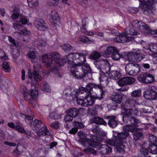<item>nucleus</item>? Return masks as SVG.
Here are the masks:
<instances>
[{
	"mask_svg": "<svg viewBox=\"0 0 157 157\" xmlns=\"http://www.w3.org/2000/svg\"><path fill=\"white\" fill-rule=\"evenodd\" d=\"M99 150L100 154L102 155L109 154L112 151V148L107 144L101 145L99 146Z\"/></svg>",
	"mask_w": 157,
	"mask_h": 157,
	"instance_id": "24",
	"label": "nucleus"
},
{
	"mask_svg": "<svg viewBox=\"0 0 157 157\" xmlns=\"http://www.w3.org/2000/svg\"><path fill=\"white\" fill-rule=\"evenodd\" d=\"M157 94L156 91L152 89H149L144 92L143 96L145 99L150 100H155Z\"/></svg>",
	"mask_w": 157,
	"mask_h": 157,
	"instance_id": "20",
	"label": "nucleus"
},
{
	"mask_svg": "<svg viewBox=\"0 0 157 157\" xmlns=\"http://www.w3.org/2000/svg\"><path fill=\"white\" fill-rule=\"evenodd\" d=\"M140 3L139 7L142 10L143 14L149 15L153 13L152 10V6L154 3L153 0H139Z\"/></svg>",
	"mask_w": 157,
	"mask_h": 157,
	"instance_id": "4",
	"label": "nucleus"
},
{
	"mask_svg": "<svg viewBox=\"0 0 157 157\" xmlns=\"http://www.w3.org/2000/svg\"><path fill=\"white\" fill-rule=\"evenodd\" d=\"M122 58L127 59L128 61H133L134 59V52H122Z\"/></svg>",
	"mask_w": 157,
	"mask_h": 157,
	"instance_id": "29",
	"label": "nucleus"
},
{
	"mask_svg": "<svg viewBox=\"0 0 157 157\" xmlns=\"http://www.w3.org/2000/svg\"><path fill=\"white\" fill-rule=\"evenodd\" d=\"M121 113L123 115L122 118L124 122V120H127V121L126 122L130 124L129 126L132 125L134 127H138L137 124L140 123V122L139 120L136 119L135 117L131 116L130 109H127L122 107Z\"/></svg>",
	"mask_w": 157,
	"mask_h": 157,
	"instance_id": "3",
	"label": "nucleus"
},
{
	"mask_svg": "<svg viewBox=\"0 0 157 157\" xmlns=\"http://www.w3.org/2000/svg\"><path fill=\"white\" fill-rule=\"evenodd\" d=\"M134 22L136 27L140 29L143 30L144 33L152 35L155 34L154 30H151L148 24H147L142 21H138L137 20H134Z\"/></svg>",
	"mask_w": 157,
	"mask_h": 157,
	"instance_id": "9",
	"label": "nucleus"
},
{
	"mask_svg": "<svg viewBox=\"0 0 157 157\" xmlns=\"http://www.w3.org/2000/svg\"><path fill=\"white\" fill-rule=\"evenodd\" d=\"M33 77L34 80L36 81L40 80L41 78L38 73L37 71L35 70H33L32 73L28 74V77L29 78L32 79Z\"/></svg>",
	"mask_w": 157,
	"mask_h": 157,
	"instance_id": "30",
	"label": "nucleus"
},
{
	"mask_svg": "<svg viewBox=\"0 0 157 157\" xmlns=\"http://www.w3.org/2000/svg\"><path fill=\"white\" fill-rule=\"evenodd\" d=\"M105 53L106 55L111 54L112 59L115 60H118L121 58H122V53L120 54L119 51L114 47L109 46L107 48L105 51Z\"/></svg>",
	"mask_w": 157,
	"mask_h": 157,
	"instance_id": "7",
	"label": "nucleus"
},
{
	"mask_svg": "<svg viewBox=\"0 0 157 157\" xmlns=\"http://www.w3.org/2000/svg\"><path fill=\"white\" fill-rule=\"evenodd\" d=\"M127 35L124 32L123 34L120 35L117 38V41L122 43H124L127 42V40L126 37Z\"/></svg>",
	"mask_w": 157,
	"mask_h": 157,
	"instance_id": "37",
	"label": "nucleus"
},
{
	"mask_svg": "<svg viewBox=\"0 0 157 157\" xmlns=\"http://www.w3.org/2000/svg\"><path fill=\"white\" fill-rule=\"evenodd\" d=\"M59 122L56 121L52 123L50 125V126L55 129H56L59 128Z\"/></svg>",
	"mask_w": 157,
	"mask_h": 157,
	"instance_id": "61",
	"label": "nucleus"
},
{
	"mask_svg": "<svg viewBox=\"0 0 157 157\" xmlns=\"http://www.w3.org/2000/svg\"><path fill=\"white\" fill-rule=\"evenodd\" d=\"M66 114L64 117V120L66 122H68L72 121L73 120V117L71 116L70 114H68V112H66Z\"/></svg>",
	"mask_w": 157,
	"mask_h": 157,
	"instance_id": "59",
	"label": "nucleus"
},
{
	"mask_svg": "<svg viewBox=\"0 0 157 157\" xmlns=\"http://www.w3.org/2000/svg\"><path fill=\"white\" fill-rule=\"evenodd\" d=\"M135 132L133 134V139L135 141L138 140H141L143 139L144 136L143 134L140 132Z\"/></svg>",
	"mask_w": 157,
	"mask_h": 157,
	"instance_id": "41",
	"label": "nucleus"
},
{
	"mask_svg": "<svg viewBox=\"0 0 157 157\" xmlns=\"http://www.w3.org/2000/svg\"><path fill=\"white\" fill-rule=\"evenodd\" d=\"M90 137L92 138V140L94 141L97 143H98V145L97 146H96L95 147H91L96 148L100 146V144L99 141H103L105 139L106 136V134L105 132L102 131L97 135H93L92 134L90 136Z\"/></svg>",
	"mask_w": 157,
	"mask_h": 157,
	"instance_id": "15",
	"label": "nucleus"
},
{
	"mask_svg": "<svg viewBox=\"0 0 157 157\" xmlns=\"http://www.w3.org/2000/svg\"><path fill=\"white\" fill-rule=\"evenodd\" d=\"M132 126L127 125L123 127V131L121 132L117 133V136H114V138L111 140H109L108 142L109 144L117 145L122 144L125 142L126 138L129 135V132H139L140 129Z\"/></svg>",
	"mask_w": 157,
	"mask_h": 157,
	"instance_id": "2",
	"label": "nucleus"
},
{
	"mask_svg": "<svg viewBox=\"0 0 157 157\" xmlns=\"http://www.w3.org/2000/svg\"><path fill=\"white\" fill-rule=\"evenodd\" d=\"M9 41L11 43L13 44V46L17 47V45L14 39H13L11 36H8V39Z\"/></svg>",
	"mask_w": 157,
	"mask_h": 157,
	"instance_id": "64",
	"label": "nucleus"
},
{
	"mask_svg": "<svg viewBox=\"0 0 157 157\" xmlns=\"http://www.w3.org/2000/svg\"><path fill=\"white\" fill-rule=\"evenodd\" d=\"M70 67L71 72L73 76L78 79H81L85 76L82 70V67L78 63Z\"/></svg>",
	"mask_w": 157,
	"mask_h": 157,
	"instance_id": "10",
	"label": "nucleus"
},
{
	"mask_svg": "<svg viewBox=\"0 0 157 157\" xmlns=\"http://www.w3.org/2000/svg\"><path fill=\"white\" fill-rule=\"evenodd\" d=\"M134 59L136 61H140L144 58V55H142L140 53L134 52Z\"/></svg>",
	"mask_w": 157,
	"mask_h": 157,
	"instance_id": "48",
	"label": "nucleus"
},
{
	"mask_svg": "<svg viewBox=\"0 0 157 157\" xmlns=\"http://www.w3.org/2000/svg\"><path fill=\"white\" fill-rule=\"evenodd\" d=\"M126 73L130 75L134 76L137 75L140 71L139 65L135 63H128L125 67Z\"/></svg>",
	"mask_w": 157,
	"mask_h": 157,
	"instance_id": "8",
	"label": "nucleus"
},
{
	"mask_svg": "<svg viewBox=\"0 0 157 157\" xmlns=\"http://www.w3.org/2000/svg\"><path fill=\"white\" fill-rule=\"evenodd\" d=\"M105 61V60H101L99 59L95 60L94 62V63L96 67L100 71L101 70V67H102L103 65H104Z\"/></svg>",
	"mask_w": 157,
	"mask_h": 157,
	"instance_id": "40",
	"label": "nucleus"
},
{
	"mask_svg": "<svg viewBox=\"0 0 157 157\" xmlns=\"http://www.w3.org/2000/svg\"><path fill=\"white\" fill-rule=\"evenodd\" d=\"M49 117L50 118L54 120L59 119L61 118V115L54 111L51 112L49 114Z\"/></svg>",
	"mask_w": 157,
	"mask_h": 157,
	"instance_id": "42",
	"label": "nucleus"
},
{
	"mask_svg": "<svg viewBox=\"0 0 157 157\" xmlns=\"http://www.w3.org/2000/svg\"><path fill=\"white\" fill-rule=\"evenodd\" d=\"M91 130L93 133L96 134V135L99 134L101 132L99 128V125H96L94 127L92 128Z\"/></svg>",
	"mask_w": 157,
	"mask_h": 157,
	"instance_id": "52",
	"label": "nucleus"
},
{
	"mask_svg": "<svg viewBox=\"0 0 157 157\" xmlns=\"http://www.w3.org/2000/svg\"><path fill=\"white\" fill-rule=\"evenodd\" d=\"M93 88H101V84H97L95 83L89 82L85 87H80L78 90L80 92H81L82 90L84 91L85 93H86V95L87 96L90 97L92 94L91 92Z\"/></svg>",
	"mask_w": 157,
	"mask_h": 157,
	"instance_id": "13",
	"label": "nucleus"
},
{
	"mask_svg": "<svg viewBox=\"0 0 157 157\" xmlns=\"http://www.w3.org/2000/svg\"><path fill=\"white\" fill-rule=\"evenodd\" d=\"M12 54L14 59H17L19 55V52L17 48L14 49L12 52Z\"/></svg>",
	"mask_w": 157,
	"mask_h": 157,
	"instance_id": "56",
	"label": "nucleus"
},
{
	"mask_svg": "<svg viewBox=\"0 0 157 157\" xmlns=\"http://www.w3.org/2000/svg\"><path fill=\"white\" fill-rule=\"evenodd\" d=\"M106 118L108 119V124L110 127L113 128L116 127L119 123L118 121L116 119V117L113 115L106 116Z\"/></svg>",
	"mask_w": 157,
	"mask_h": 157,
	"instance_id": "23",
	"label": "nucleus"
},
{
	"mask_svg": "<svg viewBox=\"0 0 157 157\" xmlns=\"http://www.w3.org/2000/svg\"><path fill=\"white\" fill-rule=\"evenodd\" d=\"M82 92L79 91L78 89H77L74 92L71 93L70 95L71 96L73 95L74 96V97L76 99V102L78 104L81 105L82 106H86L85 105H89L88 102L90 101L89 97L87 96L86 95L85 97L82 96V98L84 99H82L78 97V95L79 94H82ZM72 98H74V97H73Z\"/></svg>",
	"mask_w": 157,
	"mask_h": 157,
	"instance_id": "6",
	"label": "nucleus"
},
{
	"mask_svg": "<svg viewBox=\"0 0 157 157\" xmlns=\"http://www.w3.org/2000/svg\"><path fill=\"white\" fill-rule=\"evenodd\" d=\"M135 81L134 78L132 77H125L122 78L118 81V85L121 86H124L133 83Z\"/></svg>",
	"mask_w": 157,
	"mask_h": 157,
	"instance_id": "17",
	"label": "nucleus"
},
{
	"mask_svg": "<svg viewBox=\"0 0 157 157\" xmlns=\"http://www.w3.org/2000/svg\"><path fill=\"white\" fill-rule=\"evenodd\" d=\"M36 44L38 46H45L46 44V42L44 40L38 38L36 42Z\"/></svg>",
	"mask_w": 157,
	"mask_h": 157,
	"instance_id": "53",
	"label": "nucleus"
},
{
	"mask_svg": "<svg viewBox=\"0 0 157 157\" xmlns=\"http://www.w3.org/2000/svg\"><path fill=\"white\" fill-rule=\"evenodd\" d=\"M140 147L138 154L139 157H151L148 156L149 151L146 142H144L141 145Z\"/></svg>",
	"mask_w": 157,
	"mask_h": 157,
	"instance_id": "19",
	"label": "nucleus"
},
{
	"mask_svg": "<svg viewBox=\"0 0 157 157\" xmlns=\"http://www.w3.org/2000/svg\"><path fill=\"white\" fill-rule=\"evenodd\" d=\"M140 8V7H139V6L138 8L134 7H131L130 8V9L129 10L132 13H136L138 11Z\"/></svg>",
	"mask_w": 157,
	"mask_h": 157,
	"instance_id": "63",
	"label": "nucleus"
},
{
	"mask_svg": "<svg viewBox=\"0 0 157 157\" xmlns=\"http://www.w3.org/2000/svg\"><path fill=\"white\" fill-rule=\"evenodd\" d=\"M39 130L37 132L38 136L40 137L41 136H48L52 137L53 135L50 133L48 130L47 128L45 126L42 127L40 128H38Z\"/></svg>",
	"mask_w": 157,
	"mask_h": 157,
	"instance_id": "26",
	"label": "nucleus"
},
{
	"mask_svg": "<svg viewBox=\"0 0 157 157\" xmlns=\"http://www.w3.org/2000/svg\"><path fill=\"white\" fill-rule=\"evenodd\" d=\"M73 123L74 127L77 129L83 128L85 127L83 123L82 122L74 121Z\"/></svg>",
	"mask_w": 157,
	"mask_h": 157,
	"instance_id": "44",
	"label": "nucleus"
},
{
	"mask_svg": "<svg viewBox=\"0 0 157 157\" xmlns=\"http://www.w3.org/2000/svg\"><path fill=\"white\" fill-rule=\"evenodd\" d=\"M50 20L55 29H57L60 24V18L58 13L56 10H52L50 15Z\"/></svg>",
	"mask_w": 157,
	"mask_h": 157,
	"instance_id": "12",
	"label": "nucleus"
},
{
	"mask_svg": "<svg viewBox=\"0 0 157 157\" xmlns=\"http://www.w3.org/2000/svg\"><path fill=\"white\" fill-rule=\"evenodd\" d=\"M67 57L66 56H64L63 57L60 59H58L54 60V63L56 66L62 67L63 65L64 64L66 63Z\"/></svg>",
	"mask_w": 157,
	"mask_h": 157,
	"instance_id": "31",
	"label": "nucleus"
},
{
	"mask_svg": "<svg viewBox=\"0 0 157 157\" xmlns=\"http://www.w3.org/2000/svg\"><path fill=\"white\" fill-rule=\"evenodd\" d=\"M59 57V54L56 52L50 53L49 55H45L42 56V62L46 67H49L54 62V59H57Z\"/></svg>",
	"mask_w": 157,
	"mask_h": 157,
	"instance_id": "5",
	"label": "nucleus"
},
{
	"mask_svg": "<svg viewBox=\"0 0 157 157\" xmlns=\"http://www.w3.org/2000/svg\"><path fill=\"white\" fill-rule=\"evenodd\" d=\"M50 71L51 72L54 73L55 75H57L58 76H59V70L57 67H51Z\"/></svg>",
	"mask_w": 157,
	"mask_h": 157,
	"instance_id": "58",
	"label": "nucleus"
},
{
	"mask_svg": "<svg viewBox=\"0 0 157 157\" xmlns=\"http://www.w3.org/2000/svg\"><path fill=\"white\" fill-rule=\"evenodd\" d=\"M88 113L91 116H94L97 115V111L95 108L90 109L88 111Z\"/></svg>",
	"mask_w": 157,
	"mask_h": 157,
	"instance_id": "55",
	"label": "nucleus"
},
{
	"mask_svg": "<svg viewBox=\"0 0 157 157\" xmlns=\"http://www.w3.org/2000/svg\"><path fill=\"white\" fill-rule=\"evenodd\" d=\"M101 68V72L105 74H108L110 71L111 68L110 66L108 60H105L104 65Z\"/></svg>",
	"mask_w": 157,
	"mask_h": 157,
	"instance_id": "28",
	"label": "nucleus"
},
{
	"mask_svg": "<svg viewBox=\"0 0 157 157\" xmlns=\"http://www.w3.org/2000/svg\"><path fill=\"white\" fill-rule=\"evenodd\" d=\"M145 73L146 84L152 83L155 81V78L153 75L148 73L145 72Z\"/></svg>",
	"mask_w": 157,
	"mask_h": 157,
	"instance_id": "34",
	"label": "nucleus"
},
{
	"mask_svg": "<svg viewBox=\"0 0 157 157\" xmlns=\"http://www.w3.org/2000/svg\"><path fill=\"white\" fill-rule=\"evenodd\" d=\"M111 146H114L116 147V151L117 152L119 153H124L125 150L121 146H123V145L122 144H118L117 145H111L110 144Z\"/></svg>",
	"mask_w": 157,
	"mask_h": 157,
	"instance_id": "46",
	"label": "nucleus"
},
{
	"mask_svg": "<svg viewBox=\"0 0 157 157\" xmlns=\"http://www.w3.org/2000/svg\"><path fill=\"white\" fill-rule=\"evenodd\" d=\"M86 62L83 60H80V62L78 61V64L79 66L82 67V70L83 71V73L85 76L86 74L91 73V69L89 65L87 63H85Z\"/></svg>",
	"mask_w": 157,
	"mask_h": 157,
	"instance_id": "21",
	"label": "nucleus"
},
{
	"mask_svg": "<svg viewBox=\"0 0 157 157\" xmlns=\"http://www.w3.org/2000/svg\"><path fill=\"white\" fill-rule=\"evenodd\" d=\"M147 147L150 153L152 154H155L157 153V144H150L148 146H147Z\"/></svg>",
	"mask_w": 157,
	"mask_h": 157,
	"instance_id": "35",
	"label": "nucleus"
},
{
	"mask_svg": "<svg viewBox=\"0 0 157 157\" xmlns=\"http://www.w3.org/2000/svg\"><path fill=\"white\" fill-rule=\"evenodd\" d=\"M109 78L114 80H117L120 78L121 76L120 72L117 71H110L108 74Z\"/></svg>",
	"mask_w": 157,
	"mask_h": 157,
	"instance_id": "27",
	"label": "nucleus"
},
{
	"mask_svg": "<svg viewBox=\"0 0 157 157\" xmlns=\"http://www.w3.org/2000/svg\"><path fill=\"white\" fill-rule=\"evenodd\" d=\"M63 49L66 52H68L71 51L75 50V48L69 44H64L62 45Z\"/></svg>",
	"mask_w": 157,
	"mask_h": 157,
	"instance_id": "36",
	"label": "nucleus"
},
{
	"mask_svg": "<svg viewBox=\"0 0 157 157\" xmlns=\"http://www.w3.org/2000/svg\"><path fill=\"white\" fill-rule=\"evenodd\" d=\"M101 56L100 54L97 51L92 52L88 56V59L92 60L96 59L99 58Z\"/></svg>",
	"mask_w": 157,
	"mask_h": 157,
	"instance_id": "39",
	"label": "nucleus"
},
{
	"mask_svg": "<svg viewBox=\"0 0 157 157\" xmlns=\"http://www.w3.org/2000/svg\"><path fill=\"white\" fill-rule=\"evenodd\" d=\"M90 120L92 123L96 124L97 125H103L105 126L107 125V122L103 119L99 117L94 116Z\"/></svg>",
	"mask_w": 157,
	"mask_h": 157,
	"instance_id": "25",
	"label": "nucleus"
},
{
	"mask_svg": "<svg viewBox=\"0 0 157 157\" xmlns=\"http://www.w3.org/2000/svg\"><path fill=\"white\" fill-rule=\"evenodd\" d=\"M73 59L79 60H83L84 62H86V56L89 55L88 52L86 50L82 52L79 53H72Z\"/></svg>",
	"mask_w": 157,
	"mask_h": 157,
	"instance_id": "22",
	"label": "nucleus"
},
{
	"mask_svg": "<svg viewBox=\"0 0 157 157\" xmlns=\"http://www.w3.org/2000/svg\"><path fill=\"white\" fill-rule=\"evenodd\" d=\"M145 73H144L143 74L140 75H139L138 78L137 79L141 83L146 84V80L145 79L146 77Z\"/></svg>",
	"mask_w": 157,
	"mask_h": 157,
	"instance_id": "47",
	"label": "nucleus"
},
{
	"mask_svg": "<svg viewBox=\"0 0 157 157\" xmlns=\"http://www.w3.org/2000/svg\"><path fill=\"white\" fill-rule=\"evenodd\" d=\"M38 94V92L37 90H32L30 93L31 98L33 100H35Z\"/></svg>",
	"mask_w": 157,
	"mask_h": 157,
	"instance_id": "51",
	"label": "nucleus"
},
{
	"mask_svg": "<svg viewBox=\"0 0 157 157\" xmlns=\"http://www.w3.org/2000/svg\"><path fill=\"white\" fill-rule=\"evenodd\" d=\"M73 56V53H71L68 54L67 56H66L67 57V63L69 64L68 66V67H72V66L77 64V63H74Z\"/></svg>",
	"mask_w": 157,
	"mask_h": 157,
	"instance_id": "32",
	"label": "nucleus"
},
{
	"mask_svg": "<svg viewBox=\"0 0 157 157\" xmlns=\"http://www.w3.org/2000/svg\"><path fill=\"white\" fill-rule=\"evenodd\" d=\"M78 135L80 139L78 142L86 148L83 150V151L88 154H93L95 155L97 151L91 147H95L98 145V143L93 141L92 138H87V134L84 131H79L78 132Z\"/></svg>",
	"mask_w": 157,
	"mask_h": 157,
	"instance_id": "1",
	"label": "nucleus"
},
{
	"mask_svg": "<svg viewBox=\"0 0 157 157\" xmlns=\"http://www.w3.org/2000/svg\"><path fill=\"white\" fill-rule=\"evenodd\" d=\"M2 69L6 72H9L11 68L9 63L6 62H4L2 64Z\"/></svg>",
	"mask_w": 157,
	"mask_h": 157,
	"instance_id": "45",
	"label": "nucleus"
},
{
	"mask_svg": "<svg viewBox=\"0 0 157 157\" xmlns=\"http://www.w3.org/2000/svg\"><path fill=\"white\" fill-rule=\"evenodd\" d=\"M149 139L150 141V144H157V137L154 135H152L149 137Z\"/></svg>",
	"mask_w": 157,
	"mask_h": 157,
	"instance_id": "54",
	"label": "nucleus"
},
{
	"mask_svg": "<svg viewBox=\"0 0 157 157\" xmlns=\"http://www.w3.org/2000/svg\"><path fill=\"white\" fill-rule=\"evenodd\" d=\"M41 89L45 92H50L51 90L48 83L46 81H44L43 83L41 85Z\"/></svg>",
	"mask_w": 157,
	"mask_h": 157,
	"instance_id": "38",
	"label": "nucleus"
},
{
	"mask_svg": "<svg viewBox=\"0 0 157 157\" xmlns=\"http://www.w3.org/2000/svg\"><path fill=\"white\" fill-rule=\"evenodd\" d=\"M27 55L29 58L32 59H35L36 57V53L35 51H30L27 53Z\"/></svg>",
	"mask_w": 157,
	"mask_h": 157,
	"instance_id": "57",
	"label": "nucleus"
},
{
	"mask_svg": "<svg viewBox=\"0 0 157 157\" xmlns=\"http://www.w3.org/2000/svg\"><path fill=\"white\" fill-rule=\"evenodd\" d=\"M141 94V90L139 89L133 91L131 94V95L134 97H140Z\"/></svg>",
	"mask_w": 157,
	"mask_h": 157,
	"instance_id": "49",
	"label": "nucleus"
},
{
	"mask_svg": "<svg viewBox=\"0 0 157 157\" xmlns=\"http://www.w3.org/2000/svg\"><path fill=\"white\" fill-rule=\"evenodd\" d=\"M100 90L95 95H91L89 97L90 101L88 102L89 105H92L94 104L96 99L100 100L103 98L105 96V91L103 90V86L101 85V88H98Z\"/></svg>",
	"mask_w": 157,
	"mask_h": 157,
	"instance_id": "11",
	"label": "nucleus"
},
{
	"mask_svg": "<svg viewBox=\"0 0 157 157\" xmlns=\"http://www.w3.org/2000/svg\"><path fill=\"white\" fill-rule=\"evenodd\" d=\"M15 130L21 133H25V131L24 128L19 125L16 126Z\"/></svg>",
	"mask_w": 157,
	"mask_h": 157,
	"instance_id": "62",
	"label": "nucleus"
},
{
	"mask_svg": "<svg viewBox=\"0 0 157 157\" xmlns=\"http://www.w3.org/2000/svg\"><path fill=\"white\" fill-rule=\"evenodd\" d=\"M83 110L82 108H79L78 109L75 107H72L67 109L66 112H68L71 116L73 118L76 117L77 116H79L82 115V113Z\"/></svg>",
	"mask_w": 157,
	"mask_h": 157,
	"instance_id": "18",
	"label": "nucleus"
},
{
	"mask_svg": "<svg viewBox=\"0 0 157 157\" xmlns=\"http://www.w3.org/2000/svg\"><path fill=\"white\" fill-rule=\"evenodd\" d=\"M34 24L36 27L40 31H45L48 28V25L44 21L40 18H36Z\"/></svg>",
	"mask_w": 157,
	"mask_h": 157,
	"instance_id": "16",
	"label": "nucleus"
},
{
	"mask_svg": "<svg viewBox=\"0 0 157 157\" xmlns=\"http://www.w3.org/2000/svg\"><path fill=\"white\" fill-rule=\"evenodd\" d=\"M128 87H122L118 89L120 91H127ZM124 96V95L121 92H116L114 95H113L112 99L113 101L117 103L120 104L121 103L122 98Z\"/></svg>",
	"mask_w": 157,
	"mask_h": 157,
	"instance_id": "14",
	"label": "nucleus"
},
{
	"mask_svg": "<svg viewBox=\"0 0 157 157\" xmlns=\"http://www.w3.org/2000/svg\"><path fill=\"white\" fill-rule=\"evenodd\" d=\"M135 28H127L124 30V32L127 35H136L138 34V32L135 30Z\"/></svg>",
	"mask_w": 157,
	"mask_h": 157,
	"instance_id": "33",
	"label": "nucleus"
},
{
	"mask_svg": "<svg viewBox=\"0 0 157 157\" xmlns=\"http://www.w3.org/2000/svg\"><path fill=\"white\" fill-rule=\"evenodd\" d=\"M154 44H149L146 45L144 48L147 50H149L152 52Z\"/></svg>",
	"mask_w": 157,
	"mask_h": 157,
	"instance_id": "60",
	"label": "nucleus"
},
{
	"mask_svg": "<svg viewBox=\"0 0 157 157\" xmlns=\"http://www.w3.org/2000/svg\"><path fill=\"white\" fill-rule=\"evenodd\" d=\"M42 122L37 119H35L33 122V125L35 127L39 128H40V125L42 124Z\"/></svg>",
	"mask_w": 157,
	"mask_h": 157,
	"instance_id": "50",
	"label": "nucleus"
},
{
	"mask_svg": "<svg viewBox=\"0 0 157 157\" xmlns=\"http://www.w3.org/2000/svg\"><path fill=\"white\" fill-rule=\"evenodd\" d=\"M79 40L80 41L86 44H90L94 41V40H90L88 37L85 36H80L79 38Z\"/></svg>",
	"mask_w": 157,
	"mask_h": 157,
	"instance_id": "43",
	"label": "nucleus"
}]
</instances>
